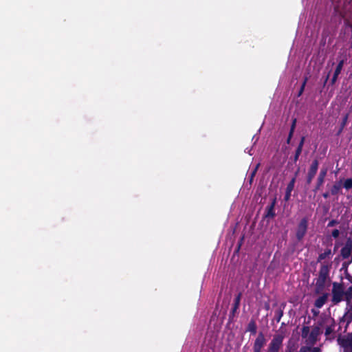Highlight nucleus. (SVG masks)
Here are the masks:
<instances>
[{
  "label": "nucleus",
  "mask_w": 352,
  "mask_h": 352,
  "mask_svg": "<svg viewBox=\"0 0 352 352\" xmlns=\"http://www.w3.org/2000/svg\"><path fill=\"white\" fill-rule=\"evenodd\" d=\"M331 268V263L323 262L320 265L318 278L315 279V294H320L323 292L326 286V283L329 279V273Z\"/></svg>",
  "instance_id": "nucleus-1"
},
{
  "label": "nucleus",
  "mask_w": 352,
  "mask_h": 352,
  "mask_svg": "<svg viewBox=\"0 0 352 352\" xmlns=\"http://www.w3.org/2000/svg\"><path fill=\"white\" fill-rule=\"evenodd\" d=\"M285 336L283 333H276L272 336L265 352H280L283 346Z\"/></svg>",
  "instance_id": "nucleus-2"
},
{
  "label": "nucleus",
  "mask_w": 352,
  "mask_h": 352,
  "mask_svg": "<svg viewBox=\"0 0 352 352\" xmlns=\"http://www.w3.org/2000/svg\"><path fill=\"white\" fill-rule=\"evenodd\" d=\"M332 298L333 305H337L344 300V286L343 283L334 282L332 284Z\"/></svg>",
  "instance_id": "nucleus-3"
},
{
  "label": "nucleus",
  "mask_w": 352,
  "mask_h": 352,
  "mask_svg": "<svg viewBox=\"0 0 352 352\" xmlns=\"http://www.w3.org/2000/svg\"><path fill=\"white\" fill-rule=\"evenodd\" d=\"M308 223L307 217H303L298 223L296 231V237L298 241H301L306 235L308 229Z\"/></svg>",
  "instance_id": "nucleus-4"
},
{
  "label": "nucleus",
  "mask_w": 352,
  "mask_h": 352,
  "mask_svg": "<svg viewBox=\"0 0 352 352\" xmlns=\"http://www.w3.org/2000/svg\"><path fill=\"white\" fill-rule=\"evenodd\" d=\"M267 339L263 332H259L254 340L252 345L253 352H263V349L266 345Z\"/></svg>",
  "instance_id": "nucleus-5"
},
{
  "label": "nucleus",
  "mask_w": 352,
  "mask_h": 352,
  "mask_svg": "<svg viewBox=\"0 0 352 352\" xmlns=\"http://www.w3.org/2000/svg\"><path fill=\"white\" fill-rule=\"evenodd\" d=\"M319 166V162L317 159L312 161L306 176V184L310 185L313 179L316 176Z\"/></svg>",
  "instance_id": "nucleus-6"
},
{
  "label": "nucleus",
  "mask_w": 352,
  "mask_h": 352,
  "mask_svg": "<svg viewBox=\"0 0 352 352\" xmlns=\"http://www.w3.org/2000/svg\"><path fill=\"white\" fill-rule=\"evenodd\" d=\"M320 334V327L318 326L314 327L309 333L308 338L306 340L307 344L314 346L317 342Z\"/></svg>",
  "instance_id": "nucleus-7"
},
{
  "label": "nucleus",
  "mask_w": 352,
  "mask_h": 352,
  "mask_svg": "<svg viewBox=\"0 0 352 352\" xmlns=\"http://www.w3.org/2000/svg\"><path fill=\"white\" fill-rule=\"evenodd\" d=\"M276 204V198L272 199L270 205L265 208V214L263 215L264 219H272L276 217L275 206Z\"/></svg>",
  "instance_id": "nucleus-8"
},
{
  "label": "nucleus",
  "mask_w": 352,
  "mask_h": 352,
  "mask_svg": "<svg viewBox=\"0 0 352 352\" xmlns=\"http://www.w3.org/2000/svg\"><path fill=\"white\" fill-rule=\"evenodd\" d=\"M338 342L342 348L350 349L352 352V333H349L346 336L339 337Z\"/></svg>",
  "instance_id": "nucleus-9"
},
{
  "label": "nucleus",
  "mask_w": 352,
  "mask_h": 352,
  "mask_svg": "<svg viewBox=\"0 0 352 352\" xmlns=\"http://www.w3.org/2000/svg\"><path fill=\"white\" fill-rule=\"evenodd\" d=\"M241 298V293H239L234 298V302L229 315L230 319H232L234 317L235 313L239 307Z\"/></svg>",
  "instance_id": "nucleus-10"
},
{
  "label": "nucleus",
  "mask_w": 352,
  "mask_h": 352,
  "mask_svg": "<svg viewBox=\"0 0 352 352\" xmlns=\"http://www.w3.org/2000/svg\"><path fill=\"white\" fill-rule=\"evenodd\" d=\"M329 294L323 293L322 296L318 298L314 302V306L318 309L323 307L328 299Z\"/></svg>",
  "instance_id": "nucleus-11"
},
{
  "label": "nucleus",
  "mask_w": 352,
  "mask_h": 352,
  "mask_svg": "<svg viewBox=\"0 0 352 352\" xmlns=\"http://www.w3.org/2000/svg\"><path fill=\"white\" fill-rule=\"evenodd\" d=\"M332 255L331 250L329 248H327L324 250V252L319 254L317 258V263H320L321 264L323 263L322 261L327 258H330Z\"/></svg>",
  "instance_id": "nucleus-12"
},
{
  "label": "nucleus",
  "mask_w": 352,
  "mask_h": 352,
  "mask_svg": "<svg viewBox=\"0 0 352 352\" xmlns=\"http://www.w3.org/2000/svg\"><path fill=\"white\" fill-rule=\"evenodd\" d=\"M246 331L250 332L252 335H255L257 332V325L254 320H251L248 324Z\"/></svg>",
  "instance_id": "nucleus-13"
},
{
  "label": "nucleus",
  "mask_w": 352,
  "mask_h": 352,
  "mask_svg": "<svg viewBox=\"0 0 352 352\" xmlns=\"http://www.w3.org/2000/svg\"><path fill=\"white\" fill-rule=\"evenodd\" d=\"M342 188L340 182H336L331 187L330 193L331 195H336L340 193Z\"/></svg>",
  "instance_id": "nucleus-14"
},
{
  "label": "nucleus",
  "mask_w": 352,
  "mask_h": 352,
  "mask_svg": "<svg viewBox=\"0 0 352 352\" xmlns=\"http://www.w3.org/2000/svg\"><path fill=\"white\" fill-rule=\"evenodd\" d=\"M344 300L347 304H349L352 300V285L350 286L346 291L344 290Z\"/></svg>",
  "instance_id": "nucleus-15"
},
{
  "label": "nucleus",
  "mask_w": 352,
  "mask_h": 352,
  "mask_svg": "<svg viewBox=\"0 0 352 352\" xmlns=\"http://www.w3.org/2000/svg\"><path fill=\"white\" fill-rule=\"evenodd\" d=\"M351 252L352 250L345 247H342L340 250V256L343 259H346L351 256Z\"/></svg>",
  "instance_id": "nucleus-16"
},
{
  "label": "nucleus",
  "mask_w": 352,
  "mask_h": 352,
  "mask_svg": "<svg viewBox=\"0 0 352 352\" xmlns=\"http://www.w3.org/2000/svg\"><path fill=\"white\" fill-rule=\"evenodd\" d=\"M298 172H299V168H298V170L295 173V176L290 180V182L287 184V188H286V190L287 191L292 192V190H294L295 182H296V177L298 175Z\"/></svg>",
  "instance_id": "nucleus-17"
},
{
  "label": "nucleus",
  "mask_w": 352,
  "mask_h": 352,
  "mask_svg": "<svg viewBox=\"0 0 352 352\" xmlns=\"http://www.w3.org/2000/svg\"><path fill=\"white\" fill-rule=\"evenodd\" d=\"M345 60L346 59H342L339 61L334 71V74L340 75L344 66V64L345 63Z\"/></svg>",
  "instance_id": "nucleus-18"
},
{
  "label": "nucleus",
  "mask_w": 352,
  "mask_h": 352,
  "mask_svg": "<svg viewBox=\"0 0 352 352\" xmlns=\"http://www.w3.org/2000/svg\"><path fill=\"white\" fill-rule=\"evenodd\" d=\"M310 328L309 326H303L301 329V337L302 338H308L309 336Z\"/></svg>",
  "instance_id": "nucleus-19"
},
{
  "label": "nucleus",
  "mask_w": 352,
  "mask_h": 352,
  "mask_svg": "<svg viewBox=\"0 0 352 352\" xmlns=\"http://www.w3.org/2000/svg\"><path fill=\"white\" fill-rule=\"evenodd\" d=\"M348 119H349V113H346L342 118V122L340 123V129L339 130V133H341L343 129L346 125V124L348 122Z\"/></svg>",
  "instance_id": "nucleus-20"
},
{
  "label": "nucleus",
  "mask_w": 352,
  "mask_h": 352,
  "mask_svg": "<svg viewBox=\"0 0 352 352\" xmlns=\"http://www.w3.org/2000/svg\"><path fill=\"white\" fill-rule=\"evenodd\" d=\"M324 182V180L317 177L316 184V186H315L313 191L315 193L317 192L320 189V188L323 185Z\"/></svg>",
  "instance_id": "nucleus-21"
},
{
  "label": "nucleus",
  "mask_w": 352,
  "mask_h": 352,
  "mask_svg": "<svg viewBox=\"0 0 352 352\" xmlns=\"http://www.w3.org/2000/svg\"><path fill=\"white\" fill-rule=\"evenodd\" d=\"M327 168H322L320 169L318 178L324 180L327 174Z\"/></svg>",
  "instance_id": "nucleus-22"
},
{
  "label": "nucleus",
  "mask_w": 352,
  "mask_h": 352,
  "mask_svg": "<svg viewBox=\"0 0 352 352\" xmlns=\"http://www.w3.org/2000/svg\"><path fill=\"white\" fill-rule=\"evenodd\" d=\"M343 187L346 190H350L352 188V179L348 178L346 179L343 184Z\"/></svg>",
  "instance_id": "nucleus-23"
},
{
  "label": "nucleus",
  "mask_w": 352,
  "mask_h": 352,
  "mask_svg": "<svg viewBox=\"0 0 352 352\" xmlns=\"http://www.w3.org/2000/svg\"><path fill=\"white\" fill-rule=\"evenodd\" d=\"M307 80H308L307 78L305 77L304 80H303V82H302V85H301V87H300V88L299 89V91L298 93V96H300L302 94V93H303V91L305 90V87L306 83L307 82Z\"/></svg>",
  "instance_id": "nucleus-24"
},
{
  "label": "nucleus",
  "mask_w": 352,
  "mask_h": 352,
  "mask_svg": "<svg viewBox=\"0 0 352 352\" xmlns=\"http://www.w3.org/2000/svg\"><path fill=\"white\" fill-rule=\"evenodd\" d=\"M301 153H302V150H300V148H296L295 154L294 156V162L295 163L298 160L299 156L300 155Z\"/></svg>",
  "instance_id": "nucleus-25"
},
{
  "label": "nucleus",
  "mask_w": 352,
  "mask_h": 352,
  "mask_svg": "<svg viewBox=\"0 0 352 352\" xmlns=\"http://www.w3.org/2000/svg\"><path fill=\"white\" fill-rule=\"evenodd\" d=\"M295 351H296L295 346L294 344H288L286 346L285 351L283 352H295Z\"/></svg>",
  "instance_id": "nucleus-26"
},
{
  "label": "nucleus",
  "mask_w": 352,
  "mask_h": 352,
  "mask_svg": "<svg viewBox=\"0 0 352 352\" xmlns=\"http://www.w3.org/2000/svg\"><path fill=\"white\" fill-rule=\"evenodd\" d=\"M296 122H297L296 118H294L292 119V122L290 130H289V133L294 134L295 129H296Z\"/></svg>",
  "instance_id": "nucleus-27"
},
{
  "label": "nucleus",
  "mask_w": 352,
  "mask_h": 352,
  "mask_svg": "<svg viewBox=\"0 0 352 352\" xmlns=\"http://www.w3.org/2000/svg\"><path fill=\"white\" fill-rule=\"evenodd\" d=\"M283 315V311L281 309H279L278 311H277L276 312V320L278 322L280 320Z\"/></svg>",
  "instance_id": "nucleus-28"
},
{
  "label": "nucleus",
  "mask_w": 352,
  "mask_h": 352,
  "mask_svg": "<svg viewBox=\"0 0 352 352\" xmlns=\"http://www.w3.org/2000/svg\"><path fill=\"white\" fill-rule=\"evenodd\" d=\"M344 247L352 250V239L351 238H348L346 239V243H345Z\"/></svg>",
  "instance_id": "nucleus-29"
},
{
  "label": "nucleus",
  "mask_w": 352,
  "mask_h": 352,
  "mask_svg": "<svg viewBox=\"0 0 352 352\" xmlns=\"http://www.w3.org/2000/svg\"><path fill=\"white\" fill-rule=\"evenodd\" d=\"M333 331V328L332 326H328L325 329V336H329L331 334Z\"/></svg>",
  "instance_id": "nucleus-30"
},
{
  "label": "nucleus",
  "mask_w": 352,
  "mask_h": 352,
  "mask_svg": "<svg viewBox=\"0 0 352 352\" xmlns=\"http://www.w3.org/2000/svg\"><path fill=\"white\" fill-rule=\"evenodd\" d=\"M305 141V136L301 137L300 142H299L297 148H300V150L302 151V148H303V145H304Z\"/></svg>",
  "instance_id": "nucleus-31"
},
{
  "label": "nucleus",
  "mask_w": 352,
  "mask_h": 352,
  "mask_svg": "<svg viewBox=\"0 0 352 352\" xmlns=\"http://www.w3.org/2000/svg\"><path fill=\"white\" fill-rule=\"evenodd\" d=\"M305 141V136L301 137L300 142H299L297 148H300V150L302 151V148H303V145H304Z\"/></svg>",
  "instance_id": "nucleus-32"
},
{
  "label": "nucleus",
  "mask_w": 352,
  "mask_h": 352,
  "mask_svg": "<svg viewBox=\"0 0 352 352\" xmlns=\"http://www.w3.org/2000/svg\"><path fill=\"white\" fill-rule=\"evenodd\" d=\"M339 222L338 221L336 220V219H332L331 220L328 224H327V227L328 228H330V227H333V226H335L336 225L338 224Z\"/></svg>",
  "instance_id": "nucleus-33"
},
{
  "label": "nucleus",
  "mask_w": 352,
  "mask_h": 352,
  "mask_svg": "<svg viewBox=\"0 0 352 352\" xmlns=\"http://www.w3.org/2000/svg\"><path fill=\"white\" fill-rule=\"evenodd\" d=\"M339 235L340 231L338 229H334L331 232V236L335 239L338 238Z\"/></svg>",
  "instance_id": "nucleus-34"
},
{
  "label": "nucleus",
  "mask_w": 352,
  "mask_h": 352,
  "mask_svg": "<svg viewBox=\"0 0 352 352\" xmlns=\"http://www.w3.org/2000/svg\"><path fill=\"white\" fill-rule=\"evenodd\" d=\"M310 350H311V346H303L300 347L299 352H308V351H310Z\"/></svg>",
  "instance_id": "nucleus-35"
},
{
  "label": "nucleus",
  "mask_w": 352,
  "mask_h": 352,
  "mask_svg": "<svg viewBox=\"0 0 352 352\" xmlns=\"http://www.w3.org/2000/svg\"><path fill=\"white\" fill-rule=\"evenodd\" d=\"M338 76H339L338 74H336L333 73V77L331 80V84L332 85H334L336 83V82L337 81Z\"/></svg>",
  "instance_id": "nucleus-36"
},
{
  "label": "nucleus",
  "mask_w": 352,
  "mask_h": 352,
  "mask_svg": "<svg viewBox=\"0 0 352 352\" xmlns=\"http://www.w3.org/2000/svg\"><path fill=\"white\" fill-rule=\"evenodd\" d=\"M291 193H292V192H291V191H287V190H286L285 195V197H284V199H285V201H288V200L290 199Z\"/></svg>",
  "instance_id": "nucleus-37"
},
{
  "label": "nucleus",
  "mask_w": 352,
  "mask_h": 352,
  "mask_svg": "<svg viewBox=\"0 0 352 352\" xmlns=\"http://www.w3.org/2000/svg\"><path fill=\"white\" fill-rule=\"evenodd\" d=\"M293 135L294 134H292L291 133H289V135H288V137H287V144H290L291 140H292V138L293 137Z\"/></svg>",
  "instance_id": "nucleus-38"
},
{
  "label": "nucleus",
  "mask_w": 352,
  "mask_h": 352,
  "mask_svg": "<svg viewBox=\"0 0 352 352\" xmlns=\"http://www.w3.org/2000/svg\"><path fill=\"white\" fill-rule=\"evenodd\" d=\"M311 352H320V349L319 347H311Z\"/></svg>",
  "instance_id": "nucleus-39"
},
{
  "label": "nucleus",
  "mask_w": 352,
  "mask_h": 352,
  "mask_svg": "<svg viewBox=\"0 0 352 352\" xmlns=\"http://www.w3.org/2000/svg\"><path fill=\"white\" fill-rule=\"evenodd\" d=\"M256 170H257V167H256V168L252 172L251 176H250V182H252V180L253 179V177H254V175L256 174Z\"/></svg>",
  "instance_id": "nucleus-40"
},
{
  "label": "nucleus",
  "mask_w": 352,
  "mask_h": 352,
  "mask_svg": "<svg viewBox=\"0 0 352 352\" xmlns=\"http://www.w3.org/2000/svg\"><path fill=\"white\" fill-rule=\"evenodd\" d=\"M330 194L331 193L329 192H325L322 194V197L325 199H327L329 197Z\"/></svg>",
  "instance_id": "nucleus-41"
},
{
  "label": "nucleus",
  "mask_w": 352,
  "mask_h": 352,
  "mask_svg": "<svg viewBox=\"0 0 352 352\" xmlns=\"http://www.w3.org/2000/svg\"><path fill=\"white\" fill-rule=\"evenodd\" d=\"M311 312L314 314V316H317L319 313L318 311H316L315 309H312Z\"/></svg>",
  "instance_id": "nucleus-42"
},
{
  "label": "nucleus",
  "mask_w": 352,
  "mask_h": 352,
  "mask_svg": "<svg viewBox=\"0 0 352 352\" xmlns=\"http://www.w3.org/2000/svg\"><path fill=\"white\" fill-rule=\"evenodd\" d=\"M329 74L327 75V78H326V79H325V80H324V83H325V82H327V80H328V79H329Z\"/></svg>",
  "instance_id": "nucleus-43"
},
{
  "label": "nucleus",
  "mask_w": 352,
  "mask_h": 352,
  "mask_svg": "<svg viewBox=\"0 0 352 352\" xmlns=\"http://www.w3.org/2000/svg\"><path fill=\"white\" fill-rule=\"evenodd\" d=\"M349 318V321H351L352 320V316H350Z\"/></svg>",
  "instance_id": "nucleus-44"
}]
</instances>
